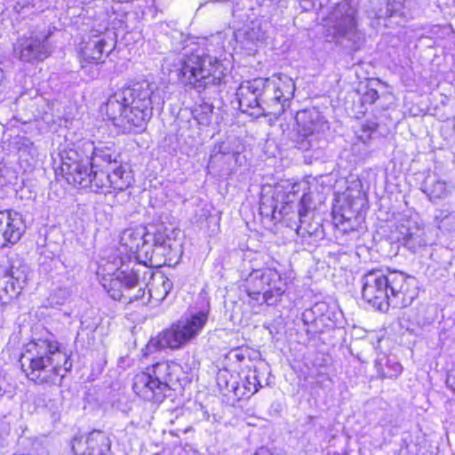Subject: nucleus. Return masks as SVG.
<instances>
[{"instance_id":"1","label":"nucleus","mask_w":455,"mask_h":455,"mask_svg":"<svg viewBox=\"0 0 455 455\" xmlns=\"http://www.w3.org/2000/svg\"><path fill=\"white\" fill-rule=\"evenodd\" d=\"M164 104L163 92L147 81L116 90L107 100L105 112L123 132L143 130L153 116V108Z\"/></svg>"},{"instance_id":"2","label":"nucleus","mask_w":455,"mask_h":455,"mask_svg":"<svg viewBox=\"0 0 455 455\" xmlns=\"http://www.w3.org/2000/svg\"><path fill=\"white\" fill-rule=\"evenodd\" d=\"M121 244L131 253L143 259L145 264L160 267L177 262L180 257V243L172 238L163 226L129 228L123 231Z\"/></svg>"},{"instance_id":"3","label":"nucleus","mask_w":455,"mask_h":455,"mask_svg":"<svg viewBox=\"0 0 455 455\" xmlns=\"http://www.w3.org/2000/svg\"><path fill=\"white\" fill-rule=\"evenodd\" d=\"M21 368L27 377L39 384H55L72 363L68 355L59 347L55 340L37 339L29 342L20 358Z\"/></svg>"},{"instance_id":"4","label":"nucleus","mask_w":455,"mask_h":455,"mask_svg":"<svg viewBox=\"0 0 455 455\" xmlns=\"http://www.w3.org/2000/svg\"><path fill=\"white\" fill-rule=\"evenodd\" d=\"M224 70L217 58L209 54L192 53L178 58L170 72L183 84L203 90L210 85L220 84L225 76Z\"/></svg>"},{"instance_id":"5","label":"nucleus","mask_w":455,"mask_h":455,"mask_svg":"<svg viewBox=\"0 0 455 455\" xmlns=\"http://www.w3.org/2000/svg\"><path fill=\"white\" fill-rule=\"evenodd\" d=\"M177 366L166 361L158 362L133 379L132 389L141 398L162 403L172 395V385Z\"/></svg>"},{"instance_id":"6","label":"nucleus","mask_w":455,"mask_h":455,"mask_svg":"<svg viewBox=\"0 0 455 455\" xmlns=\"http://www.w3.org/2000/svg\"><path fill=\"white\" fill-rule=\"evenodd\" d=\"M208 321V311H199L189 316L182 317L169 328L164 330L156 338L151 339L147 348L179 349L195 339L203 331Z\"/></svg>"},{"instance_id":"7","label":"nucleus","mask_w":455,"mask_h":455,"mask_svg":"<svg viewBox=\"0 0 455 455\" xmlns=\"http://www.w3.org/2000/svg\"><path fill=\"white\" fill-rule=\"evenodd\" d=\"M264 88L260 95L261 116H279L282 115L289 100L293 97L295 84L284 74L274 75L270 78H263Z\"/></svg>"},{"instance_id":"8","label":"nucleus","mask_w":455,"mask_h":455,"mask_svg":"<svg viewBox=\"0 0 455 455\" xmlns=\"http://www.w3.org/2000/svg\"><path fill=\"white\" fill-rule=\"evenodd\" d=\"M297 132L293 141L302 151L321 148L324 142L323 133L328 129L324 117L315 109L302 110L296 115Z\"/></svg>"},{"instance_id":"9","label":"nucleus","mask_w":455,"mask_h":455,"mask_svg":"<svg viewBox=\"0 0 455 455\" xmlns=\"http://www.w3.org/2000/svg\"><path fill=\"white\" fill-rule=\"evenodd\" d=\"M388 307L403 308L411 305L417 297V282L415 277L401 271H387Z\"/></svg>"},{"instance_id":"10","label":"nucleus","mask_w":455,"mask_h":455,"mask_svg":"<svg viewBox=\"0 0 455 455\" xmlns=\"http://www.w3.org/2000/svg\"><path fill=\"white\" fill-rule=\"evenodd\" d=\"M50 32H31L29 36H23L14 44V54L24 62L43 61L51 53L49 43Z\"/></svg>"},{"instance_id":"11","label":"nucleus","mask_w":455,"mask_h":455,"mask_svg":"<svg viewBox=\"0 0 455 455\" xmlns=\"http://www.w3.org/2000/svg\"><path fill=\"white\" fill-rule=\"evenodd\" d=\"M387 273L372 269L362 277V297L379 311L388 310Z\"/></svg>"},{"instance_id":"12","label":"nucleus","mask_w":455,"mask_h":455,"mask_svg":"<svg viewBox=\"0 0 455 455\" xmlns=\"http://www.w3.org/2000/svg\"><path fill=\"white\" fill-rule=\"evenodd\" d=\"M91 163L88 157L70 149L61 155L60 171L68 184L83 188L91 184L89 177Z\"/></svg>"},{"instance_id":"13","label":"nucleus","mask_w":455,"mask_h":455,"mask_svg":"<svg viewBox=\"0 0 455 455\" xmlns=\"http://www.w3.org/2000/svg\"><path fill=\"white\" fill-rule=\"evenodd\" d=\"M141 266L137 268L122 269L113 275L105 276L102 286L106 292L115 300H123L126 292L134 290L140 284Z\"/></svg>"},{"instance_id":"14","label":"nucleus","mask_w":455,"mask_h":455,"mask_svg":"<svg viewBox=\"0 0 455 455\" xmlns=\"http://www.w3.org/2000/svg\"><path fill=\"white\" fill-rule=\"evenodd\" d=\"M334 18V30L336 34L351 42L359 39L357 29V10L350 4L344 2L337 4L332 13Z\"/></svg>"},{"instance_id":"15","label":"nucleus","mask_w":455,"mask_h":455,"mask_svg":"<svg viewBox=\"0 0 455 455\" xmlns=\"http://www.w3.org/2000/svg\"><path fill=\"white\" fill-rule=\"evenodd\" d=\"M264 83L262 77L243 81L236 90L239 108L251 116H261L260 95Z\"/></svg>"},{"instance_id":"16","label":"nucleus","mask_w":455,"mask_h":455,"mask_svg":"<svg viewBox=\"0 0 455 455\" xmlns=\"http://www.w3.org/2000/svg\"><path fill=\"white\" fill-rule=\"evenodd\" d=\"M301 320L307 327V332L320 333L326 328H332L335 324V313L330 306L323 301L315 303L311 308L306 309Z\"/></svg>"},{"instance_id":"17","label":"nucleus","mask_w":455,"mask_h":455,"mask_svg":"<svg viewBox=\"0 0 455 455\" xmlns=\"http://www.w3.org/2000/svg\"><path fill=\"white\" fill-rule=\"evenodd\" d=\"M395 233L397 241L412 251L427 245L424 227L412 218L402 219Z\"/></svg>"},{"instance_id":"18","label":"nucleus","mask_w":455,"mask_h":455,"mask_svg":"<svg viewBox=\"0 0 455 455\" xmlns=\"http://www.w3.org/2000/svg\"><path fill=\"white\" fill-rule=\"evenodd\" d=\"M26 231L20 213L12 211L0 212V247L18 243Z\"/></svg>"},{"instance_id":"19","label":"nucleus","mask_w":455,"mask_h":455,"mask_svg":"<svg viewBox=\"0 0 455 455\" xmlns=\"http://www.w3.org/2000/svg\"><path fill=\"white\" fill-rule=\"evenodd\" d=\"M72 451L75 455H109L110 440L106 433L94 430L84 439L74 438Z\"/></svg>"},{"instance_id":"20","label":"nucleus","mask_w":455,"mask_h":455,"mask_svg":"<svg viewBox=\"0 0 455 455\" xmlns=\"http://www.w3.org/2000/svg\"><path fill=\"white\" fill-rule=\"evenodd\" d=\"M254 277H261L267 291H265V302L267 305L275 304L285 291V282L279 272L274 268L253 270Z\"/></svg>"},{"instance_id":"21","label":"nucleus","mask_w":455,"mask_h":455,"mask_svg":"<svg viewBox=\"0 0 455 455\" xmlns=\"http://www.w3.org/2000/svg\"><path fill=\"white\" fill-rule=\"evenodd\" d=\"M28 268L26 265L12 266L10 271L0 278V292L10 299L17 297L28 281Z\"/></svg>"},{"instance_id":"22","label":"nucleus","mask_w":455,"mask_h":455,"mask_svg":"<svg viewBox=\"0 0 455 455\" xmlns=\"http://www.w3.org/2000/svg\"><path fill=\"white\" fill-rule=\"evenodd\" d=\"M112 45L101 36H92L81 49L84 61L95 63L104 62L105 58L112 51Z\"/></svg>"},{"instance_id":"23","label":"nucleus","mask_w":455,"mask_h":455,"mask_svg":"<svg viewBox=\"0 0 455 455\" xmlns=\"http://www.w3.org/2000/svg\"><path fill=\"white\" fill-rule=\"evenodd\" d=\"M141 268L144 269L142 283L148 286L150 298L156 301H163L172 289V281L163 274L154 276L152 270H146L142 266Z\"/></svg>"},{"instance_id":"24","label":"nucleus","mask_w":455,"mask_h":455,"mask_svg":"<svg viewBox=\"0 0 455 455\" xmlns=\"http://www.w3.org/2000/svg\"><path fill=\"white\" fill-rule=\"evenodd\" d=\"M453 186L435 175L426 177L421 185V190L427 196L431 202L445 199L450 196Z\"/></svg>"},{"instance_id":"25","label":"nucleus","mask_w":455,"mask_h":455,"mask_svg":"<svg viewBox=\"0 0 455 455\" xmlns=\"http://www.w3.org/2000/svg\"><path fill=\"white\" fill-rule=\"evenodd\" d=\"M119 154L112 146H98L93 148L90 163L92 168L108 169L116 165Z\"/></svg>"},{"instance_id":"26","label":"nucleus","mask_w":455,"mask_h":455,"mask_svg":"<svg viewBox=\"0 0 455 455\" xmlns=\"http://www.w3.org/2000/svg\"><path fill=\"white\" fill-rule=\"evenodd\" d=\"M108 176L109 179V188L116 190H124L132 183V176L130 172H126L122 164L119 163L116 165L108 168Z\"/></svg>"},{"instance_id":"27","label":"nucleus","mask_w":455,"mask_h":455,"mask_svg":"<svg viewBox=\"0 0 455 455\" xmlns=\"http://www.w3.org/2000/svg\"><path fill=\"white\" fill-rule=\"evenodd\" d=\"M108 169L104 168H92L91 165V170L89 173V179L91 184L86 187H83V188H89L91 191L98 193L100 191H103L104 189L109 188V179L108 176Z\"/></svg>"},{"instance_id":"28","label":"nucleus","mask_w":455,"mask_h":455,"mask_svg":"<svg viewBox=\"0 0 455 455\" xmlns=\"http://www.w3.org/2000/svg\"><path fill=\"white\" fill-rule=\"evenodd\" d=\"M434 223L441 230L455 232V209L451 211L437 210Z\"/></svg>"},{"instance_id":"29","label":"nucleus","mask_w":455,"mask_h":455,"mask_svg":"<svg viewBox=\"0 0 455 455\" xmlns=\"http://www.w3.org/2000/svg\"><path fill=\"white\" fill-rule=\"evenodd\" d=\"M262 387L263 385L259 379V371L256 369L250 371L243 380V388L244 391L241 393V395L250 397Z\"/></svg>"},{"instance_id":"30","label":"nucleus","mask_w":455,"mask_h":455,"mask_svg":"<svg viewBox=\"0 0 455 455\" xmlns=\"http://www.w3.org/2000/svg\"><path fill=\"white\" fill-rule=\"evenodd\" d=\"M265 284L261 281V277H254L253 271L250 274L247 279V293L253 299H259V296L262 295L265 301Z\"/></svg>"},{"instance_id":"31","label":"nucleus","mask_w":455,"mask_h":455,"mask_svg":"<svg viewBox=\"0 0 455 455\" xmlns=\"http://www.w3.org/2000/svg\"><path fill=\"white\" fill-rule=\"evenodd\" d=\"M212 112L213 106L212 104L204 103L194 110V116L200 124L207 125L211 122Z\"/></svg>"},{"instance_id":"32","label":"nucleus","mask_w":455,"mask_h":455,"mask_svg":"<svg viewBox=\"0 0 455 455\" xmlns=\"http://www.w3.org/2000/svg\"><path fill=\"white\" fill-rule=\"evenodd\" d=\"M311 204H312L311 195L307 194V193H304L299 200V210H298V214H299V219L300 224L306 222V220H307L306 219L307 218L308 212L312 209Z\"/></svg>"},{"instance_id":"33","label":"nucleus","mask_w":455,"mask_h":455,"mask_svg":"<svg viewBox=\"0 0 455 455\" xmlns=\"http://www.w3.org/2000/svg\"><path fill=\"white\" fill-rule=\"evenodd\" d=\"M297 187H298V185L294 184L291 188V189H292L291 193L293 195L296 193ZM290 194H291V192L287 195V200L284 202L285 205H282V207L280 209L278 208V205L276 204L270 205V212L274 219L277 218V216H276L277 213L279 214L280 217H283V216L288 214L287 208H288L289 203L292 201L290 199Z\"/></svg>"},{"instance_id":"34","label":"nucleus","mask_w":455,"mask_h":455,"mask_svg":"<svg viewBox=\"0 0 455 455\" xmlns=\"http://www.w3.org/2000/svg\"><path fill=\"white\" fill-rule=\"evenodd\" d=\"M143 284L142 280L140 279V284L137 286L138 289L135 292H132L133 290H131L129 292H126L123 301L125 303H132L133 301H137L142 299L145 295V290L141 286Z\"/></svg>"},{"instance_id":"35","label":"nucleus","mask_w":455,"mask_h":455,"mask_svg":"<svg viewBox=\"0 0 455 455\" xmlns=\"http://www.w3.org/2000/svg\"><path fill=\"white\" fill-rule=\"evenodd\" d=\"M379 99V92L373 88H369L362 95V102L363 104H372Z\"/></svg>"},{"instance_id":"36","label":"nucleus","mask_w":455,"mask_h":455,"mask_svg":"<svg viewBox=\"0 0 455 455\" xmlns=\"http://www.w3.org/2000/svg\"><path fill=\"white\" fill-rule=\"evenodd\" d=\"M82 64H81V68H82V70L88 74V76L92 78H94L96 76H98L99 75V69L96 68H90L89 67V64L88 62L86 61H84V60L82 59L81 60Z\"/></svg>"},{"instance_id":"37","label":"nucleus","mask_w":455,"mask_h":455,"mask_svg":"<svg viewBox=\"0 0 455 455\" xmlns=\"http://www.w3.org/2000/svg\"><path fill=\"white\" fill-rule=\"evenodd\" d=\"M54 296H60V299L56 301L57 304H63L64 301L69 296V292L67 289H59L55 291Z\"/></svg>"},{"instance_id":"38","label":"nucleus","mask_w":455,"mask_h":455,"mask_svg":"<svg viewBox=\"0 0 455 455\" xmlns=\"http://www.w3.org/2000/svg\"><path fill=\"white\" fill-rule=\"evenodd\" d=\"M393 368H394V371H395L394 374H386V373H384L383 376L386 377V378L397 377L398 374H400L401 371H402V365L400 363H394Z\"/></svg>"},{"instance_id":"39","label":"nucleus","mask_w":455,"mask_h":455,"mask_svg":"<svg viewBox=\"0 0 455 455\" xmlns=\"http://www.w3.org/2000/svg\"><path fill=\"white\" fill-rule=\"evenodd\" d=\"M232 355H233L234 358H235L236 361H238V362H242L245 358L243 351H241L240 349H235L234 351H232Z\"/></svg>"},{"instance_id":"40","label":"nucleus","mask_w":455,"mask_h":455,"mask_svg":"<svg viewBox=\"0 0 455 455\" xmlns=\"http://www.w3.org/2000/svg\"><path fill=\"white\" fill-rule=\"evenodd\" d=\"M261 213L268 214L267 202H262L259 207Z\"/></svg>"},{"instance_id":"41","label":"nucleus","mask_w":455,"mask_h":455,"mask_svg":"<svg viewBox=\"0 0 455 455\" xmlns=\"http://www.w3.org/2000/svg\"><path fill=\"white\" fill-rule=\"evenodd\" d=\"M367 129L371 130V131H375L376 130V124H372L371 125H367Z\"/></svg>"},{"instance_id":"42","label":"nucleus","mask_w":455,"mask_h":455,"mask_svg":"<svg viewBox=\"0 0 455 455\" xmlns=\"http://www.w3.org/2000/svg\"><path fill=\"white\" fill-rule=\"evenodd\" d=\"M451 123H452V130L455 134V116L451 119Z\"/></svg>"},{"instance_id":"43","label":"nucleus","mask_w":455,"mask_h":455,"mask_svg":"<svg viewBox=\"0 0 455 455\" xmlns=\"http://www.w3.org/2000/svg\"><path fill=\"white\" fill-rule=\"evenodd\" d=\"M239 390H240V387H236V389H235V394H236V395H238V393H237V392H238Z\"/></svg>"},{"instance_id":"44","label":"nucleus","mask_w":455,"mask_h":455,"mask_svg":"<svg viewBox=\"0 0 455 455\" xmlns=\"http://www.w3.org/2000/svg\"><path fill=\"white\" fill-rule=\"evenodd\" d=\"M300 228H301V227H300V226H299V227L297 228V233H299V230Z\"/></svg>"}]
</instances>
